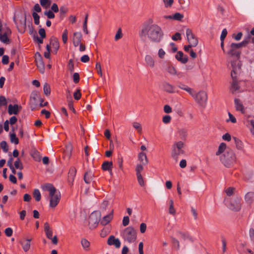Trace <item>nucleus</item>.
<instances>
[{
  "label": "nucleus",
  "mask_w": 254,
  "mask_h": 254,
  "mask_svg": "<svg viewBox=\"0 0 254 254\" xmlns=\"http://www.w3.org/2000/svg\"><path fill=\"white\" fill-rule=\"evenodd\" d=\"M138 35L142 40L148 38L152 42L159 43L162 40L164 33L161 27L153 23L152 19H149L143 23Z\"/></svg>",
  "instance_id": "f257e3e1"
},
{
  "label": "nucleus",
  "mask_w": 254,
  "mask_h": 254,
  "mask_svg": "<svg viewBox=\"0 0 254 254\" xmlns=\"http://www.w3.org/2000/svg\"><path fill=\"white\" fill-rule=\"evenodd\" d=\"M42 188L43 190L49 191L50 206L52 208L56 207L61 199L60 192L51 184H46Z\"/></svg>",
  "instance_id": "f03ea898"
},
{
  "label": "nucleus",
  "mask_w": 254,
  "mask_h": 254,
  "mask_svg": "<svg viewBox=\"0 0 254 254\" xmlns=\"http://www.w3.org/2000/svg\"><path fill=\"white\" fill-rule=\"evenodd\" d=\"M121 236L124 240L128 243H132L136 239V232L131 226L124 229L121 233Z\"/></svg>",
  "instance_id": "7ed1b4c3"
},
{
  "label": "nucleus",
  "mask_w": 254,
  "mask_h": 254,
  "mask_svg": "<svg viewBox=\"0 0 254 254\" xmlns=\"http://www.w3.org/2000/svg\"><path fill=\"white\" fill-rule=\"evenodd\" d=\"M220 161L225 166L229 168L235 162L236 157L232 150L229 149L223 155L220 156Z\"/></svg>",
  "instance_id": "20e7f679"
},
{
  "label": "nucleus",
  "mask_w": 254,
  "mask_h": 254,
  "mask_svg": "<svg viewBox=\"0 0 254 254\" xmlns=\"http://www.w3.org/2000/svg\"><path fill=\"white\" fill-rule=\"evenodd\" d=\"M234 62H231V65L232 67V70L231 71V77L233 79L231 83V87L230 90L232 93H234L235 91L239 89V86L238 85L237 79V74L240 70V66H235Z\"/></svg>",
  "instance_id": "39448f33"
},
{
  "label": "nucleus",
  "mask_w": 254,
  "mask_h": 254,
  "mask_svg": "<svg viewBox=\"0 0 254 254\" xmlns=\"http://www.w3.org/2000/svg\"><path fill=\"white\" fill-rule=\"evenodd\" d=\"M184 146V143L181 141L175 142L173 144L172 148L171 156L176 161H178L180 155L185 153V151L183 150Z\"/></svg>",
  "instance_id": "423d86ee"
},
{
  "label": "nucleus",
  "mask_w": 254,
  "mask_h": 254,
  "mask_svg": "<svg viewBox=\"0 0 254 254\" xmlns=\"http://www.w3.org/2000/svg\"><path fill=\"white\" fill-rule=\"evenodd\" d=\"M194 99L195 101L201 106H205L207 100V93L204 91H200L197 93H194L193 91L192 94H190Z\"/></svg>",
  "instance_id": "0eeeda50"
},
{
  "label": "nucleus",
  "mask_w": 254,
  "mask_h": 254,
  "mask_svg": "<svg viewBox=\"0 0 254 254\" xmlns=\"http://www.w3.org/2000/svg\"><path fill=\"white\" fill-rule=\"evenodd\" d=\"M101 214L98 212H94L91 214L89 218L90 228L94 229L96 227L100 221Z\"/></svg>",
  "instance_id": "6e6552de"
},
{
  "label": "nucleus",
  "mask_w": 254,
  "mask_h": 254,
  "mask_svg": "<svg viewBox=\"0 0 254 254\" xmlns=\"http://www.w3.org/2000/svg\"><path fill=\"white\" fill-rule=\"evenodd\" d=\"M186 35L189 44H191V46H192L193 47H196L198 44V41L190 29L188 28L186 30Z\"/></svg>",
  "instance_id": "1a4fd4ad"
},
{
  "label": "nucleus",
  "mask_w": 254,
  "mask_h": 254,
  "mask_svg": "<svg viewBox=\"0 0 254 254\" xmlns=\"http://www.w3.org/2000/svg\"><path fill=\"white\" fill-rule=\"evenodd\" d=\"M241 198L239 197H235L231 201L229 205V208L236 211H239L241 207Z\"/></svg>",
  "instance_id": "9d476101"
},
{
  "label": "nucleus",
  "mask_w": 254,
  "mask_h": 254,
  "mask_svg": "<svg viewBox=\"0 0 254 254\" xmlns=\"http://www.w3.org/2000/svg\"><path fill=\"white\" fill-rule=\"evenodd\" d=\"M240 50L237 48L235 43H232L229 47V50L227 52V54L231 57H236L237 58L239 59L240 56Z\"/></svg>",
  "instance_id": "9b49d317"
},
{
  "label": "nucleus",
  "mask_w": 254,
  "mask_h": 254,
  "mask_svg": "<svg viewBox=\"0 0 254 254\" xmlns=\"http://www.w3.org/2000/svg\"><path fill=\"white\" fill-rule=\"evenodd\" d=\"M41 99L39 96V93L36 91L32 92L30 97V104L32 107L35 108L38 104L39 101Z\"/></svg>",
  "instance_id": "f8f14e48"
},
{
  "label": "nucleus",
  "mask_w": 254,
  "mask_h": 254,
  "mask_svg": "<svg viewBox=\"0 0 254 254\" xmlns=\"http://www.w3.org/2000/svg\"><path fill=\"white\" fill-rule=\"evenodd\" d=\"M35 62L37 67L41 73L45 72V65L42 59V57L39 53H37L35 55Z\"/></svg>",
  "instance_id": "ddd939ff"
},
{
  "label": "nucleus",
  "mask_w": 254,
  "mask_h": 254,
  "mask_svg": "<svg viewBox=\"0 0 254 254\" xmlns=\"http://www.w3.org/2000/svg\"><path fill=\"white\" fill-rule=\"evenodd\" d=\"M107 244L109 246H114L116 248L121 246V242L118 238H116L113 235H111L108 239Z\"/></svg>",
  "instance_id": "4468645a"
},
{
  "label": "nucleus",
  "mask_w": 254,
  "mask_h": 254,
  "mask_svg": "<svg viewBox=\"0 0 254 254\" xmlns=\"http://www.w3.org/2000/svg\"><path fill=\"white\" fill-rule=\"evenodd\" d=\"M82 39V34L81 32H74L73 35V44L75 47L79 46L81 43Z\"/></svg>",
  "instance_id": "2eb2a0df"
},
{
  "label": "nucleus",
  "mask_w": 254,
  "mask_h": 254,
  "mask_svg": "<svg viewBox=\"0 0 254 254\" xmlns=\"http://www.w3.org/2000/svg\"><path fill=\"white\" fill-rule=\"evenodd\" d=\"M176 59L182 64H186L188 61V57L187 55H184L182 51L177 52L175 56Z\"/></svg>",
  "instance_id": "dca6fc26"
},
{
  "label": "nucleus",
  "mask_w": 254,
  "mask_h": 254,
  "mask_svg": "<svg viewBox=\"0 0 254 254\" xmlns=\"http://www.w3.org/2000/svg\"><path fill=\"white\" fill-rule=\"evenodd\" d=\"M113 218V210H112L110 213L103 217V219L101 220L100 223L103 226H105L108 224Z\"/></svg>",
  "instance_id": "f3484780"
},
{
  "label": "nucleus",
  "mask_w": 254,
  "mask_h": 254,
  "mask_svg": "<svg viewBox=\"0 0 254 254\" xmlns=\"http://www.w3.org/2000/svg\"><path fill=\"white\" fill-rule=\"evenodd\" d=\"M145 62L146 65L153 68L155 66V60L152 56L147 55L145 57Z\"/></svg>",
  "instance_id": "a211bd4d"
},
{
  "label": "nucleus",
  "mask_w": 254,
  "mask_h": 254,
  "mask_svg": "<svg viewBox=\"0 0 254 254\" xmlns=\"http://www.w3.org/2000/svg\"><path fill=\"white\" fill-rule=\"evenodd\" d=\"M19 106L17 104L12 105L10 104L8 107V113L10 115H17L19 112Z\"/></svg>",
  "instance_id": "6ab92c4d"
},
{
  "label": "nucleus",
  "mask_w": 254,
  "mask_h": 254,
  "mask_svg": "<svg viewBox=\"0 0 254 254\" xmlns=\"http://www.w3.org/2000/svg\"><path fill=\"white\" fill-rule=\"evenodd\" d=\"M162 87L163 90L168 93H173L175 92L174 86L168 82L164 83L162 85Z\"/></svg>",
  "instance_id": "aec40b11"
},
{
  "label": "nucleus",
  "mask_w": 254,
  "mask_h": 254,
  "mask_svg": "<svg viewBox=\"0 0 254 254\" xmlns=\"http://www.w3.org/2000/svg\"><path fill=\"white\" fill-rule=\"evenodd\" d=\"M44 231L47 238L51 239L53 235V231L48 222H46L44 224Z\"/></svg>",
  "instance_id": "412c9836"
},
{
  "label": "nucleus",
  "mask_w": 254,
  "mask_h": 254,
  "mask_svg": "<svg viewBox=\"0 0 254 254\" xmlns=\"http://www.w3.org/2000/svg\"><path fill=\"white\" fill-rule=\"evenodd\" d=\"M184 15L179 12L175 13L173 15L164 16V18L165 19H173L178 21H181Z\"/></svg>",
  "instance_id": "4be33fe9"
},
{
  "label": "nucleus",
  "mask_w": 254,
  "mask_h": 254,
  "mask_svg": "<svg viewBox=\"0 0 254 254\" xmlns=\"http://www.w3.org/2000/svg\"><path fill=\"white\" fill-rule=\"evenodd\" d=\"M113 167V163L112 162H108L105 161L104 162L102 165V168L104 171H108L110 172V173L112 174V168Z\"/></svg>",
  "instance_id": "5701e85b"
},
{
  "label": "nucleus",
  "mask_w": 254,
  "mask_h": 254,
  "mask_svg": "<svg viewBox=\"0 0 254 254\" xmlns=\"http://www.w3.org/2000/svg\"><path fill=\"white\" fill-rule=\"evenodd\" d=\"M50 45L55 49L56 53L59 49V43L58 40L54 37H52L50 40Z\"/></svg>",
  "instance_id": "b1692460"
},
{
  "label": "nucleus",
  "mask_w": 254,
  "mask_h": 254,
  "mask_svg": "<svg viewBox=\"0 0 254 254\" xmlns=\"http://www.w3.org/2000/svg\"><path fill=\"white\" fill-rule=\"evenodd\" d=\"M31 241V239H27L25 242H20V243L21 245L23 250L24 252H26L30 249Z\"/></svg>",
  "instance_id": "393cba45"
},
{
  "label": "nucleus",
  "mask_w": 254,
  "mask_h": 254,
  "mask_svg": "<svg viewBox=\"0 0 254 254\" xmlns=\"http://www.w3.org/2000/svg\"><path fill=\"white\" fill-rule=\"evenodd\" d=\"M93 174L91 171H88L85 173L84 181L86 184H90L93 180Z\"/></svg>",
  "instance_id": "a878e982"
},
{
  "label": "nucleus",
  "mask_w": 254,
  "mask_h": 254,
  "mask_svg": "<svg viewBox=\"0 0 254 254\" xmlns=\"http://www.w3.org/2000/svg\"><path fill=\"white\" fill-rule=\"evenodd\" d=\"M167 70L168 72V73L171 75H177L179 77H181L182 76V74L180 72L178 73L176 68L172 65H169L167 68Z\"/></svg>",
  "instance_id": "bb28decb"
},
{
  "label": "nucleus",
  "mask_w": 254,
  "mask_h": 254,
  "mask_svg": "<svg viewBox=\"0 0 254 254\" xmlns=\"http://www.w3.org/2000/svg\"><path fill=\"white\" fill-rule=\"evenodd\" d=\"M138 159L142 165H146L148 163V159L145 153L140 152L138 154Z\"/></svg>",
  "instance_id": "cd10ccee"
},
{
  "label": "nucleus",
  "mask_w": 254,
  "mask_h": 254,
  "mask_svg": "<svg viewBox=\"0 0 254 254\" xmlns=\"http://www.w3.org/2000/svg\"><path fill=\"white\" fill-rule=\"evenodd\" d=\"M245 200L249 203H251L254 201V192H248L245 195Z\"/></svg>",
  "instance_id": "c85d7f7f"
},
{
  "label": "nucleus",
  "mask_w": 254,
  "mask_h": 254,
  "mask_svg": "<svg viewBox=\"0 0 254 254\" xmlns=\"http://www.w3.org/2000/svg\"><path fill=\"white\" fill-rule=\"evenodd\" d=\"M234 102L236 110L243 112L244 107L240 100L239 99H235Z\"/></svg>",
  "instance_id": "c756f323"
},
{
  "label": "nucleus",
  "mask_w": 254,
  "mask_h": 254,
  "mask_svg": "<svg viewBox=\"0 0 254 254\" xmlns=\"http://www.w3.org/2000/svg\"><path fill=\"white\" fill-rule=\"evenodd\" d=\"M233 139L235 141L237 148L239 150H242L244 147V145L242 141L236 137H234Z\"/></svg>",
  "instance_id": "7c9ffc66"
},
{
  "label": "nucleus",
  "mask_w": 254,
  "mask_h": 254,
  "mask_svg": "<svg viewBox=\"0 0 254 254\" xmlns=\"http://www.w3.org/2000/svg\"><path fill=\"white\" fill-rule=\"evenodd\" d=\"M76 173V170L75 168L72 167L70 169L68 173V178L69 179L71 180L72 181H74V177H75Z\"/></svg>",
  "instance_id": "2f4dec72"
},
{
  "label": "nucleus",
  "mask_w": 254,
  "mask_h": 254,
  "mask_svg": "<svg viewBox=\"0 0 254 254\" xmlns=\"http://www.w3.org/2000/svg\"><path fill=\"white\" fill-rule=\"evenodd\" d=\"M226 149V144L225 143H221L218 147V151L216 152V155L218 156L223 153Z\"/></svg>",
  "instance_id": "473e14b6"
},
{
  "label": "nucleus",
  "mask_w": 254,
  "mask_h": 254,
  "mask_svg": "<svg viewBox=\"0 0 254 254\" xmlns=\"http://www.w3.org/2000/svg\"><path fill=\"white\" fill-rule=\"evenodd\" d=\"M81 244L83 247V248L86 250L88 251L90 246L89 242L85 239H82L81 241Z\"/></svg>",
  "instance_id": "72a5a7b5"
},
{
  "label": "nucleus",
  "mask_w": 254,
  "mask_h": 254,
  "mask_svg": "<svg viewBox=\"0 0 254 254\" xmlns=\"http://www.w3.org/2000/svg\"><path fill=\"white\" fill-rule=\"evenodd\" d=\"M44 93L45 95L49 96L51 93V88L50 85L47 83H45L43 87Z\"/></svg>",
  "instance_id": "f704fd0d"
},
{
  "label": "nucleus",
  "mask_w": 254,
  "mask_h": 254,
  "mask_svg": "<svg viewBox=\"0 0 254 254\" xmlns=\"http://www.w3.org/2000/svg\"><path fill=\"white\" fill-rule=\"evenodd\" d=\"M178 87L180 88L187 91L188 93H189V94L190 95L192 94V92L193 91L192 89L191 88H190V87H188V86H187L184 84H182V83H180L178 85Z\"/></svg>",
  "instance_id": "c9c22d12"
},
{
  "label": "nucleus",
  "mask_w": 254,
  "mask_h": 254,
  "mask_svg": "<svg viewBox=\"0 0 254 254\" xmlns=\"http://www.w3.org/2000/svg\"><path fill=\"white\" fill-rule=\"evenodd\" d=\"M33 195L37 201H39L41 200V195L39 190L35 189L33 193Z\"/></svg>",
  "instance_id": "e433bc0d"
},
{
  "label": "nucleus",
  "mask_w": 254,
  "mask_h": 254,
  "mask_svg": "<svg viewBox=\"0 0 254 254\" xmlns=\"http://www.w3.org/2000/svg\"><path fill=\"white\" fill-rule=\"evenodd\" d=\"M40 3L43 7L47 8L50 6V5L51 4V0H40Z\"/></svg>",
  "instance_id": "4c0bfd02"
},
{
  "label": "nucleus",
  "mask_w": 254,
  "mask_h": 254,
  "mask_svg": "<svg viewBox=\"0 0 254 254\" xmlns=\"http://www.w3.org/2000/svg\"><path fill=\"white\" fill-rule=\"evenodd\" d=\"M31 156L36 161H40L41 157L39 152L36 150L32 152Z\"/></svg>",
  "instance_id": "58836bf2"
},
{
  "label": "nucleus",
  "mask_w": 254,
  "mask_h": 254,
  "mask_svg": "<svg viewBox=\"0 0 254 254\" xmlns=\"http://www.w3.org/2000/svg\"><path fill=\"white\" fill-rule=\"evenodd\" d=\"M6 33H3V34L0 33V41L4 43H8L9 42V39L7 37Z\"/></svg>",
  "instance_id": "ea45409f"
},
{
  "label": "nucleus",
  "mask_w": 254,
  "mask_h": 254,
  "mask_svg": "<svg viewBox=\"0 0 254 254\" xmlns=\"http://www.w3.org/2000/svg\"><path fill=\"white\" fill-rule=\"evenodd\" d=\"M88 16V15L87 14L85 15L84 22H83V31L86 34H88L89 33V31H88V28H87Z\"/></svg>",
  "instance_id": "a19ab883"
},
{
  "label": "nucleus",
  "mask_w": 254,
  "mask_h": 254,
  "mask_svg": "<svg viewBox=\"0 0 254 254\" xmlns=\"http://www.w3.org/2000/svg\"><path fill=\"white\" fill-rule=\"evenodd\" d=\"M14 167L16 169L22 170L23 166L19 158H17L14 162Z\"/></svg>",
  "instance_id": "79ce46f5"
},
{
  "label": "nucleus",
  "mask_w": 254,
  "mask_h": 254,
  "mask_svg": "<svg viewBox=\"0 0 254 254\" xmlns=\"http://www.w3.org/2000/svg\"><path fill=\"white\" fill-rule=\"evenodd\" d=\"M10 141L12 143H14L15 144H17L18 143V139L16 136V134L13 133H10Z\"/></svg>",
  "instance_id": "37998d69"
},
{
  "label": "nucleus",
  "mask_w": 254,
  "mask_h": 254,
  "mask_svg": "<svg viewBox=\"0 0 254 254\" xmlns=\"http://www.w3.org/2000/svg\"><path fill=\"white\" fill-rule=\"evenodd\" d=\"M32 16L34 18L35 24L36 25H39L40 23V16L36 12H33L32 13Z\"/></svg>",
  "instance_id": "c03bdc74"
},
{
  "label": "nucleus",
  "mask_w": 254,
  "mask_h": 254,
  "mask_svg": "<svg viewBox=\"0 0 254 254\" xmlns=\"http://www.w3.org/2000/svg\"><path fill=\"white\" fill-rule=\"evenodd\" d=\"M0 147L4 152H7L8 150V147L5 141H2L0 143Z\"/></svg>",
  "instance_id": "a18cd8bd"
},
{
  "label": "nucleus",
  "mask_w": 254,
  "mask_h": 254,
  "mask_svg": "<svg viewBox=\"0 0 254 254\" xmlns=\"http://www.w3.org/2000/svg\"><path fill=\"white\" fill-rule=\"evenodd\" d=\"M44 14L49 19L54 18L55 16L54 12L51 10L45 11L44 12Z\"/></svg>",
  "instance_id": "49530a36"
},
{
  "label": "nucleus",
  "mask_w": 254,
  "mask_h": 254,
  "mask_svg": "<svg viewBox=\"0 0 254 254\" xmlns=\"http://www.w3.org/2000/svg\"><path fill=\"white\" fill-rule=\"evenodd\" d=\"M122 37H123V34L122 33V30L121 28H119L118 30L117 33L115 35V41H118L119 39H120L121 38H122Z\"/></svg>",
  "instance_id": "de8ad7c7"
},
{
  "label": "nucleus",
  "mask_w": 254,
  "mask_h": 254,
  "mask_svg": "<svg viewBox=\"0 0 254 254\" xmlns=\"http://www.w3.org/2000/svg\"><path fill=\"white\" fill-rule=\"evenodd\" d=\"M136 177H137V181H138V182L139 185L141 186V187L144 186V182L143 178L142 175H137Z\"/></svg>",
  "instance_id": "09e8293b"
},
{
  "label": "nucleus",
  "mask_w": 254,
  "mask_h": 254,
  "mask_svg": "<svg viewBox=\"0 0 254 254\" xmlns=\"http://www.w3.org/2000/svg\"><path fill=\"white\" fill-rule=\"evenodd\" d=\"M81 96V94L80 93V89H77L76 91L73 94L74 98L78 100L80 99Z\"/></svg>",
  "instance_id": "8fccbe9b"
},
{
  "label": "nucleus",
  "mask_w": 254,
  "mask_h": 254,
  "mask_svg": "<svg viewBox=\"0 0 254 254\" xmlns=\"http://www.w3.org/2000/svg\"><path fill=\"white\" fill-rule=\"evenodd\" d=\"M67 34L68 32L66 29H65L62 35V40L64 44H65L67 41Z\"/></svg>",
  "instance_id": "3c124183"
},
{
  "label": "nucleus",
  "mask_w": 254,
  "mask_h": 254,
  "mask_svg": "<svg viewBox=\"0 0 254 254\" xmlns=\"http://www.w3.org/2000/svg\"><path fill=\"white\" fill-rule=\"evenodd\" d=\"M234 190L235 188L232 187H229L225 190V192L227 195L230 196L233 194Z\"/></svg>",
  "instance_id": "603ef678"
},
{
  "label": "nucleus",
  "mask_w": 254,
  "mask_h": 254,
  "mask_svg": "<svg viewBox=\"0 0 254 254\" xmlns=\"http://www.w3.org/2000/svg\"><path fill=\"white\" fill-rule=\"evenodd\" d=\"M4 233L7 237H11L13 234V230L11 228H7L4 230Z\"/></svg>",
  "instance_id": "864d4df0"
},
{
  "label": "nucleus",
  "mask_w": 254,
  "mask_h": 254,
  "mask_svg": "<svg viewBox=\"0 0 254 254\" xmlns=\"http://www.w3.org/2000/svg\"><path fill=\"white\" fill-rule=\"evenodd\" d=\"M142 164H138L136 166L135 171L136 172V175H141V172L143 170V167Z\"/></svg>",
  "instance_id": "5fc2aeb1"
},
{
  "label": "nucleus",
  "mask_w": 254,
  "mask_h": 254,
  "mask_svg": "<svg viewBox=\"0 0 254 254\" xmlns=\"http://www.w3.org/2000/svg\"><path fill=\"white\" fill-rule=\"evenodd\" d=\"M79 80H80L79 74L77 72H75L73 75V82L75 83H77L79 82Z\"/></svg>",
  "instance_id": "6e6d98bb"
},
{
  "label": "nucleus",
  "mask_w": 254,
  "mask_h": 254,
  "mask_svg": "<svg viewBox=\"0 0 254 254\" xmlns=\"http://www.w3.org/2000/svg\"><path fill=\"white\" fill-rule=\"evenodd\" d=\"M68 11V9L64 6H62L60 8V12L61 16H64Z\"/></svg>",
  "instance_id": "4d7b16f0"
},
{
  "label": "nucleus",
  "mask_w": 254,
  "mask_h": 254,
  "mask_svg": "<svg viewBox=\"0 0 254 254\" xmlns=\"http://www.w3.org/2000/svg\"><path fill=\"white\" fill-rule=\"evenodd\" d=\"M179 133L181 138L185 137L187 135V130L184 128H181L179 130Z\"/></svg>",
  "instance_id": "13d9d810"
},
{
  "label": "nucleus",
  "mask_w": 254,
  "mask_h": 254,
  "mask_svg": "<svg viewBox=\"0 0 254 254\" xmlns=\"http://www.w3.org/2000/svg\"><path fill=\"white\" fill-rule=\"evenodd\" d=\"M96 68L97 69V72L101 77L102 76L103 74L101 69V66L99 63H97L96 64Z\"/></svg>",
  "instance_id": "bf43d9fd"
},
{
  "label": "nucleus",
  "mask_w": 254,
  "mask_h": 254,
  "mask_svg": "<svg viewBox=\"0 0 254 254\" xmlns=\"http://www.w3.org/2000/svg\"><path fill=\"white\" fill-rule=\"evenodd\" d=\"M129 222V218L128 216H124L123 219L122 224L124 226H127Z\"/></svg>",
  "instance_id": "052dcab7"
},
{
  "label": "nucleus",
  "mask_w": 254,
  "mask_h": 254,
  "mask_svg": "<svg viewBox=\"0 0 254 254\" xmlns=\"http://www.w3.org/2000/svg\"><path fill=\"white\" fill-rule=\"evenodd\" d=\"M166 7H171L174 2V0H163Z\"/></svg>",
  "instance_id": "680f3d73"
},
{
  "label": "nucleus",
  "mask_w": 254,
  "mask_h": 254,
  "mask_svg": "<svg viewBox=\"0 0 254 254\" xmlns=\"http://www.w3.org/2000/svg\"><path fill=\"white\" fill-rule=\"evenodd\" d=\"M227 35V30L226 29H223L221 36H220V40L224 41L225 38H226Z\"/></svg>",
  "instance_id": "e2e57ef3"
},
{
  "label": "nucleus",
  "mask_w": 254,
  "mask_h": 254,
  "mask_svg": "<svg viewBox=\"0 0 254 254\" xmlns=\"http://www.w3.org/2000/svg\"><path fill=\"white\" fill-rule=\"evenodd\" d=\"M68 69L70 72H72L74 71V64L72 60H70L68 62Z\"/></svg>",
  "instance_id": "0e129e2a"
},
{
  "label": "nucleus",
  "mask_w": 254,
  "mask_h": 254,
  "mask_svg": "<svg viewBox=\"0 0 254 254\" xmlns=\"http://www.w3.org/2000/svg\"><path fill=\"white\" fill-rule=\"evenodd\" d=\"M7 104L6 98L3 96H0V106H5Z\"/></svg>",
  "instance_id": "69168bd1"
},
{
  "label": "nucleus",
  "mask_w": 254,
  "mask_h": 254,
  "mask_svg": "<svg viewBox=\"0 0 254 254\" xmlns=\"http://www.w3.org/2000/svg\"><path fill=\"white\" fill-rule=\"evenodd\" d=\"M165 54L166 53L163 49L161 48L159 50L158 55L160 59H163Z\"/></svg>",
  "instance_id": "338daca9"
},
{
  "label": "nucleus",
  "mask_w": 254,
  "mask_h": 254,
  "mask_svg": "<svg viewBox=\"0 0 254 254\" xmlns=\"http://www.w3.org/2000/svg\"><path fill=\"white\" fill-rule=\"evenodd\" d=\"M71 151H72V146L71 145H67L66 147V149L64 150V152L65 153H67L69 156H70L71 154Z\"/></svg>",
  "instance_id": "774afa93"
}]
</instances>
